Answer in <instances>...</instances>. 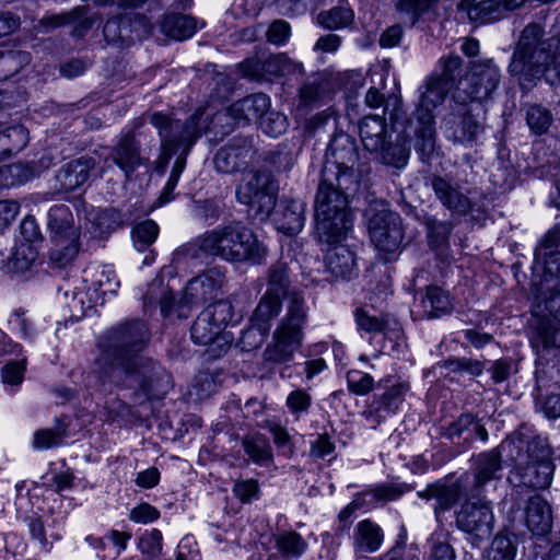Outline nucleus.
Masks as SVG:
<instances>
[{"label":"nucleus","mask_w":560,"mask_h":560,"mask_svg":"<svg viewBox=\"0 0 560 560\" xmlns=\"http://www.w3.org/2000/svg\"><path fill=\"white\" fill-rule=\"evenodd\" d=\"M542 35L540 25H527L514 50L509 71L523 90L532 89L540 79L551 85L560 83V39Z\"/></svg>","instance_id":"1"},{"label":"nucleus","mask_w":560,"mask_h":560,"mask_svg":"<svg viewBox=\"0 0 560 560\" xmlns=\"http://www.w3.org/2000/svg\"><path fill=\"white\" fill-rule=\"evenodd\" d=\"M199 248L206 254L229 262L260 264L267 248L257 235L240 223L219 225L198 238Z\"/></svg>","instance_id":"2"},{"label":"nucleus","mask_w":560,"mask_h":560,"mask_svg":"<svg viewBox=\"0 0 560 560\" xmlns=\"http://www.w3.org/2000/svg\"><path fill=\"white\" fill-rule=\"evenodd\" d=\"M347 208L348 199L345 194L323 180L315 202L316 233L322 243L330 244L345 238L351 226Z\"/></svg>","instance_id":"3"},{"label":"nucleus","mask_w":560,"mask_h":560,"mask_svg":"<svg viewBox=\"0 0 560 560\" xmlns=\"http://www.w3.org/2000/svg\"><path fill=\"white\" fill-rule=\"evenodd\" d=\"M306 323L304 300L292 294L288 311L272 334V341L264 351V360L272 363H285L293 359L303 341V327Z\"/></svg>","instance_id":"4"},{"label":"nucleus","mask_w":560,"mask_h":560,"mask_svg":"<svg viewBox=\"0 0 560 560\" xmlns=\"http://www.w3.org/2000/svg\"><path fill=\"white\" fill-rule=\"evenodd\" d=\"M48 229L52 247L50 259L59 267L70 264L79 253V228L69 207L55 205L48 212Z\"/></svg>","instance_id":"5"},{"label":"nucleus","mask_w":560,"mask_h":560,"mask_svg":"<svg viewBox=\"0 0 560 560\" xmlns=\"http://www.w3.org/2000/svg\"><path fill=\"white\" fill-rule=\"evenodd\" d=\"M369 233L377 252L389 260L401 247L404 231L400 217L390 211L384 202H376L368 210Z\"/></svg>","instance_id":"6"},{"label":"nucleus","mask_w":560,"mask_h":560,"mask_svg":"<svg viewBox=\"0 0 560 560\" xmlns=\"http://www.w3.org/2000/svg\"><path fill=\"white\" fill-rule=\"evenodd\" d=\"M551 456L552 451L545 439L537 436L528 442L526 453H520L515 458L523 482L539 489L549 487L555 470Z\"/></svg>","instance_id":"7"},{"label":"nucleus","mask_w":560,"mask_h":560,"mask_svg":"<svg viewBox=\"0 0 560 560\" xmlns=\"http://www.w3.org/2000/svg\"><path fill=\"white\" fill-rule=\"evenodd\" d=\"M232 314V305L228 301H219L207 306L192 324V341L202 346L218 343L220 348H228L232 337L224 329Z\"/></svg>","instance_id":"8"},{"label":"nucleus","mask_w":560,"mask_h":560,"mask_svg":"<svg viewBox=\"0 0 560 560\" xmlns=\"http://www.w3.org/2000/svg\"><path fill=\"white\" fill-rule=\"evenodd\" d=\"M236 196L259 220L268 218L276 207V191L266 173L246 174L237 187Z\"/></svg>","instance_id":"9"},{"label":"nucleus","mask_w":560,"mask_h":560,"mask_svg":"<svg viewBox=\"0 0 560 560\" xmlns=\"http://www.w3.org/2000/svg\"><path fill=\"white\" fill-rule=\"evenodd\" d=\"M288 288V273L284 267L272 269L266 293L256 306L250 323L262 331H269L271 322L281 311V300Z\"/></svg>","instance_id":"10"},{"label":"nucleus","mask_w":560,"mask_h":560,"mask_svg":"<svg viewBox=\"0 0 560 560\" xmlns=\"http://www.w3.org/2000/svg\"><path fill=\"white\" fill-rule=\"evenodd\" d=\"M450 90L451 84L445 78H430L424 84L417 108L418 119L423 125V150L433 149V112L443 103Z\"/></svg>","instance_id":"11"},{"label":"nucleus","mask_w":560,"mask_h":560,"mask_svg":"<svg viewBox=\"0 0 560 560\" xmlns=\"http://www.w3.org/2000/svg\"><path fill=\"white\" fill-rule=\"evenodd\" d=\"M385 121L378 116H366L362 119L359 131L364 148L370 152H381L386 164L399 166L407 159L402 147L385 145Z\"/></svg>","instance_id":"12"},{"label":"nucleus","mask_w":560,"mask_h":560,"mask_svg":"<svg viewBox=\"0 0 560 560\" xmlns=\"http://www.w3.org/2000/svg\"><path fill=\"white\" fill-rule=\"evenodd\" d=\"M500 69L492 61L474 65L464 79L459 81V89L466 97L457 95L462 101H486L494 92L500 82Z\"/></svg>","instance_id":"13"},{"label":"nucleus","mask_w":560,"mask_h":560,"mask_svg":"<svg viewBox=\"0 0 560 560\" xmlns=\"http://www.w3.org/2000/svg\"><path fill=\"white\" fill-rule=\"evenodd\" d=\"M203 115L205 110H197L183 129H180L179 121L171 120L166 115L161 113L151 115L150 121L159 129L164 144L168 142L171 144L191 145L200 136L201 131L208 128L206 126H199Z\"/></svg>","instance_id":"14"},{"label":"nucleus","mask_w":560,"mask_h":560,"mask_svg":"<svg viewBox=\"0 0 560 560\" xmlns=\"http://www.w3.org/2000/svg\"><path fill=\"white\" fill-rule=\"evenodd\" d=\"M493 520L492 510L487 502L467 501L457 513L456 523L463 530L483 538L490 535Z\"/></svg>","instance_id":"15"},{"label":"nucleus","mask_w":560,"mask_h":560,"mask_svg":"<svg viewBox=\"0 0 560 560\" xmlns=\"http://www.w3.org/2000/svg\"><path fill=\"white\" fill-rule=\"evenodd\" d=\"M223 280L224 275L218 269H210L197 276L187 283L180 303L195 304L217 296Z\"/></svg>","instance_id":"16"},{"label":"nucleus","mask_w":560,"mask_h":560,"mask_svg":"<svg viewBox=\"0 0 560 560\" xmlns=\"http://www.w3.org/2000/svg\"><path fill=\"white\" fill-rule=\"evenodd\" d=\"M525 523L536 535H545L552 527V511L550 504L541 495H533L525 505Z\"/></svg>","instance_id":"17"},{"label":"nucleus","mask_w":560,"mask_h":560,"mask_svg":"<svg viewBox=\"0 0 560 560\" xmlns=\"http://www.w3.org/2000/svg\"><path fill=\"white\" fill-rule=\"evenodd\" d=\"M269 107L270 98L266 94L257 93L235 102L229 108V115L236 124L259 121Z\"/></svg>","instance_id":"18"},{"label":"nucleus","mask_w":560,"mask_h":560,"mask_svg":"<svg viewBox=\"0 0 560 560\" xmlns=\"http://www.w3.org/2000/svg\"><path fill=\"white\" fill-rule=\"evenodd\" d=\"M383 541V533L381 527L364 520L358 523L354 532V547L357 551L375 552L380 549Z\"/></svg>","instance_id":"19"},{"label":"nucleus","mask_w":560,"mask_h":560,"mask_svg":"<svg viewBox=\"0 0 560 560\" xmlns=\"http://www.w3.org/2000/svg\"><path fill=\"white\" fill-rule=\"evenodd\" d=\"M342 241L327 244L329 248L326 253V262L335 276L345 278L354 266V257L348 247L341 245Z\"/></svg>","instance_id":"20"},{"label":"nucleus","mask_w":560,"mask_h":560,"mask_svg":"<svg viewBox=\"0 0 560 560\" xmlns=\"http://www.w3.org/2000/svg\"><path fill=\"white\" fill-rule=\"evenodd\" d=\"M112 158L115 164H117L127 176L141 163L138 145L130 136L120 139L119 143L112 152Z\"/></svg>","instance_id":"21"},{"label":"nucleus","mask_w":560,"mask_h":560,"mask_svg":"<svg viewBox=\"0 0 560 560\" xmlns=\"http://www.w3.org/2000/svg\"><path fill=\"white\" fill-rule=\"evenodd\" d=\"M423 498L427 499H435V512L439 515L441 512H444L451 509L462 497V487L458 482L453 485H431L429 486L423 493H420Z\"/></svg>","instance_id":"22"},{"label":"nucleus","mask_w":560,"mask_h":560,"mask_svg":"<svg viewBox=\"0 0 560 560\" xmlns=\"http://www.w3.org/2000/svg\"><path fill=\"white\" fill-rule=\"evenodd\" d=\"M537 258L544 260L545 270L550 276L560 272V236L556 231L546 234L539 249Z\"/></svg>","instance_id":"23"},{"label":"nucleus","mask_w":560,"mask_h":560,"mask_svg":"<svg viewBox=\"0 0 560 560\" xmlns=\"http://www.w3.org/2000/svg\"><path fill=\"white\" fill-rule=\"evenodd\" d=\"M421 306L423 315L433 318L448 314L453 308V303L447 292L439 287H429L422 298Z\"/></svg>","instance_id":"24"},{"label":"nucleus","mask_w":560,"mask_h":560,"mask_svg":"<svg viewBox=\"0 0 560 560\" xmlns=\"http://www.w3.org/2000/svg\"><path fill=\"white\" fill-rule=\"evenodd\" d=\"M432 187L438 196V198L445 205L448 209L466 212L469 209V200L466 196L460 194L456 188H454L447 180L442 177H435L432 180Z\"/></svg>","instance_id":"25"},{"label":"nucleus","mask_w":560,"mask_h":560,"mask_svg":"<svg viewBox=\"0 0 560 560\" xmlns=\"http://www.w3.org/2000/svg\"><path fill=\"white\" fill-rule=\"evenodd\" d=\"M280 215L277 219V226L281 232L293 235L303 229L305 218L304 205L301 201H290Z\"/></svg>","instance_id":"26"},{"label":"nucleus","mask_w":560,"mask_h":560,"mask_svg":"<svg viewBox=\"0 0 560 560\" xmlns=\"http://www.w3.org/2000/svg\"><path fill=\"white\" fill-rule=\"evenodd\" d=\"M502 469L501 455L493 450L482 453L476 458L475 479L478 486H482L491 479L499 477Z\"/></svg>","instance_id":"27"},{"label":"nucleus","mask_w":560,"mask_h":560,"mask_svg":"<svg viewBox=\"0 0 560 560\" xmlns=\"http://www.w3.org/2000/svg\"><path fill=\"white\" fill-rule=\"evenodd\" d=\"M395 2L399 11L412 15V23L425 12L432 11L440 14L441 10L445 11L452 5L451 0H395Z\"/></svg>","instance_id":"28"},{"label":"nucleus","mask_w":560,"mask_h":560,"mask_svg":"<svg viewBox=\"0 0 560 560\" xmlns=\"http://www.w3.org/2000/svg\"><path fill=\"white\" fill-rule=\"evenodd\" d=\"M199 27L197 20L189 15L170 16L163 24L164 32L176 40L190 38Z\"/></svg>","instance_id":"29"},{"label":"nucleus","mask_w":560,"mask_h":560,"mask_svg":"<svg viewBox=\"0 0 560 560\" xmlns=\"http://www.w3.org/2000/svg\"><path fill=\"white\" fill-rule=\"evenodd\" d=\"M276 547L287 559L299 558L307 549L306 540L296 532H283L276 537Z\"/></svg>","instance_id":"30"},{"label":"nucleus","mask_w":560,"mask_h":560,"mask_svg":"<svg viewBox=\"0 0 560 560\" xmlns=\"http://www.w3.org/2000/svg\"><path fill=\"white\" fill-rule=\"evenodd\" d=\"M119 288V282L116 278V273L110 267H102L95 269L92 273V288L95 302L98 298L107 294H115Z\"/></svg>","instance_id":"31"},{"label":"nucleus","mask_w":560,"mask_h":560,"mask_svg":"<svg viewBox=\"0 0 560 560\" xmlns=\"http://www.w3.org/2000/svg\"><path fill=\"white\" fill-rule=\"evenodd\" d=\"M354 19L348 5H338L317 15V22L325 28L337 30L348 26Z\"/></svg>","instance_id":"32"},{"label":"nucleus","mask_w":560,"mask_h":560,"mask_svg":"<svg viewBox=\"0 0 560 560\" xmlns=\"http://www.w3.org/2000/svg\"><path fill=\"white\" fill-rule=\"evenodd\" d=\"M504 18L498 0H483L469 9V20L479 24L497 22Z\"/></svg>","instance_id":"33"},{"label":"nucleus","mask_w":560,"mask_h":560,"mask_svg":"<svg viewBox=\"0 0 560 560\" xmlns=\"http://www.w3.org/2000/svg\"><path fill=\"white\" fill-rule=\"evenodd\" d=\"M266 73L280 78L291 73H302L304 68L300 62H295L284 54H279L268 58L264 63Z\"/></svg>","instance_id":"34"},{"label":"nucleus","mask_w":560,"mask_h":560,"mask_svg":"<svg viewBox=\"0 0 560 560\" xmlns=\"http://www.w3.org/2000/svg\"><path fill=\"white\" fill-rule=\"evenodd\" d=\"M516 546L506 534L499 533L487 550L488 560H514Z\"/></svg>","instance_id":"35"},{"label":"nucleus","mask_w":560,"mask_h":560,"mask_svg":"<svg viewBox=\"0 0 560 560\" xmlns=\"http://www.w3.org/2000/svg\"><path fill=\"white\" fill-rule=\"evenodd\" d=\"M372 85L365 96V103L373 108L380 107L384 103V96L380 93L386 84L388 71L383 67H375L370 70Z\"/></svg>","instance_id":"36"},{"label":"nucleus","mask_w":560,"mask_h":560,"mask_svg":"<svg viewBox=\"0 0 560 560\" xmlns=\"http://www.w3.org/2000/svg\"><path fill=\"white\" fill-rule=\"evenodd\" d=\"M526 121L535 135H544L552 124V115L542 106L532 105L526 112Z\"/></svg>","instance_id":"37"},{"label":"nucleus","mask_w":560,"mask_h":560,"mask_svg":"<svg viewBox=\"0 0 560 560\" xmlns=\"http://www.w3.org/2000/svg\"><path fill=\"white\" fill-rule=\"evenodd\" d=\"M246 454L256 463H265L271 459V448L267 439L261 435L247 436L243 441Z\"/></svg>","instance_id":"38"},{"label":"nucleus","mask_w":560,"mask_h":560,"mask_svg":"<svg viewBox=\"0 0 560 560\" xmlns=\"http://www.w3.org/2000/svg\"><path fill=\"white\" fill-rule=\"evenodd\" d=\"M119 338L125 348L139 351L148 338V330L143 323L135 322L119 331Z\"/></svg>","instance_id":"39"},{"label":"nucleus","mask_w":560,"mask_h":560,"mask_svg":"<svg viewBox=\"0 0 560 560\" xmlns=\"http://www.w3.org/2000/svg\"><path fill=\"white\" fill-rule=\"evenodd\" d=\"M1 172L4 187L22 184L33 177L31 167L23 163L1 165Z\"/></svg>","instance_id":"40"},{"label":"nucleus","mask_w":560,"mask_h":560,"mask_svg":"<svg viewBox=\"0 0 560 560\" xmlns=\"http://www.w3.org/2000/svg\"><path fill=\"white\" fill-rule=\"evenodd\" d=\"M159 226L152 220L139 223L132 231V240L138 250H143L158 237Z\"/></svg>","instance_id":"41"},{"label":"nucleus","mask_w":560,"mask_h":560,"mask_svg":"<svg viewBox=\"0 0 560 560\" xmlns=\"http://www.w3.org/2000/svg\"><path fill=\"white\" fill-rule=\"evenodd\" d=\"M261 130L270 137H279L288 127L287 117L278 112L269 110L261 116L259 120Z\"/></svg>","instance_id":"42"},{"label":"nucleus","mask_w":560,"mask_h":560,"mask_svg":"<svg viewBox=\"0 0 560 560\" xmlns=\"http://www.w3.org/2000/svg\"><path fill=\"white\" fill-rule=\"evenodd\" d=\"M355 322L360 330L371 335L383 332L387 325L384 316L372 315L369 311L362 308L355 312Z\"/></svg>","instance_id":"43"},{"label":"nucleus","mask_w":560,"mask_h":560,"mask_svg":"<svg viewBox=\"0 0 560 560\" xmlns=\"http://www.w3.org/2000/svg\"><path fill=\"white\" fill-rule=\"evenodd\" d=\"M348 389L359 396L369 394L374 387L373 377L359 370H350L347 373Z\"/></svg>","instance_id":"44"},{"label":"nucleus","mask_w":560,"mask_h":560,"mask_svg":"<svg viewBox=\"0 0 560 560\" xmlns=\"http://www.w3.org/2000/svg\"><path fill=\"white\" fill-rule=\"evenodd\" d=\"M90 164L81 160L68 164L65 175V186L74 188L86 182L89 177Z\"/></svg>","instance_id":"45"},{"label":"nucleus","mask_w":560,"mask_h":560,"mask_svg":"<svg viewBox=\"0 0 560 560\" xmlns=\"http://www.w3.org/2000/svg\"><path fill=\"white\" fill-rule=\"evenodd\" d=\"M27 141V131L23 126L20 125L12 126L0 135V143H10V148L8 149L10 152L20 151L26 145Z\"/></svg>","instance_id":"46"},{"label":"nucleus","mask_w":560,"mask_h":560,"mask_svg":"<svg viewBox=\"0 0 560 560\" xmlns=\"http://www.w3.org/2000/svg\"><path fill=\"white\" fill-rule=\"evenodd\" d=\"M139 549L150 558L159 556L162 551V533L156 528L145 532L140 537Z\"/></svg>","instance_id":"47"},{"label":"nucleus","mask_w":560,"mask_h":560,"mask_svg":"<svg viewBox=\"0 0 560 560\" xmlns=\"http://www.w3.org/2000/svg\"><path fill=\"white\" fill-rule=\"evenodd\" d=\"M469 427H471V430L481 441L488 440V432L486 428L476 422L470 415L459 417L458 420L451 425L450 434L459 436L463 434L464 429H469Z\"/></svg>","instance_id":"48"},{"label":"nucleus","mask_w":560,"mask_h":560,"mask_svg":"<svg viewBox=\"0 0 560 560\" xmlns=\"http://www.w3.org/2000/svg\"><path fill=\"white\" fill-rule=\"evenodd\" d=\"M268 331H262L258 325L250 323V326L245 329L240 339V346L244 351H250L260 347L265 340Z\"/></svg>","instance_id":"49"},{"label":"nucleus","mask_w":560,"mask_h":560,"mask_svg":"<svg viewBox=\"0 0 560 560\" xmlns=\"http://www.w3.org/2000/svg\"><path fill=\"white\" fill-rule=\"evenodd\" d=\"M159 517L160 511L147 502L136 505L129 512V520L138 524H150Z\"/></svg>","instance_id":"50"},{"label":"nucleus","mask_w":560,"mask_h":560,"mask_svg":"<svg viewBox=\"0 0 560 560\" xmlns=\"http://www.w3.org/2000/svg\"><path fill=\"white\" fill-rule=\"evenodd\" d=\"M25 359L7 363L2 369V380L5 385L18 386L23 382Z\"/></svg>","instance_id":"51"},{"label":"nucleus","mask_w":560,"mask_h":560,"mask_svg":"<svg viewBox=\"0 0 560 560\" xmlns=\"http://www.w3.org/2000/svg\"><path fill=\"white\" fill-rule=\"evenodd\" d=\"M312 398L303 389H295L287 397V407L294 415L306 412L311 406Z\"/></svg>","instance_id":"52"},{"label":"nucleus","mask_w":560,"mask_h":560,"mask_svg":"<svg viewBox=\"0 0 560 560\" xmlns=\"http://www.w3.org/2000/svg\"><path fill=\"white\" fill-rule=\"evenodd\" d=\"M237 154L230 148H221L214 159L215 168L222 173H229L236 166Z\"/></svg>","instance_id":"53"},{"label":"nucleus","mask_w":560,"mask_h":560,"mask_svg":"<svg viewBox=\"0 0 560 560\" xmlns=\"http://www.w3.org/2000/svg\"><path fill=\"white\" fill-rule=\"evenodd\" d=\"M258 492L259 487L257 481L254 479L238 481L233 487V493L244 503L250 502L255 499L258 495Z\"/></svg>","instance_id":"54"},{"label":"nucleus","mask_w":560,"mask_h":560,"mask_svg":"<svg viewBox=\"0 0 560 560\" xmlns=\"http://www.w3.org/2000/svg\"><path fill=\"white\" fill-rule=\"evenodd\" d=\"M290 36V25L285 21H275L267 33L268 40L276 45H283Z\"/></svg>","instance_id":"55"},{"label":"nucleus","mask_w":560,"mask_h":560,"mask_svg":"<svg viewBox=\"0 0 560 560\" xmlns=\"http://www.w3.org/2000/svg\"><path fill=\"white\" fill-rule=\"evenodd\" d=\"M430 560H455V552L451 545L440 540V536L432 537V550Z\"/></svg>","instance_id":"56"},{"label":"nucleus","mask_w":560,"mask_h":560,"mask_svg":"<svg viewBox=\"0 0 560 560\" xmlns=\"http://www.w3.org/2000/svg\"><path fill=\"white\" fill-rule=\"evenodd\" d=\"M58 443V435L50 429H42L34 433L33 447L42 451L55 446Z\"/></svg>","instance_id":"57"},{"label":"nucleus","mask_w":560,"mask_h":560,"mask_svg":"<svg viewBox=\"0 0 560 560\" xmlns=\"http://www.w3.org/2000/svg\"><path fill=\"white\" fill-rule=\"evenodd\" d=\"M441 65L443 67V73L438 78L447 79L452 89L455 80V72L460 68L462 59L458 56L450 55L441 59Z\"/></svg>","instance_id":"58"},{"label":"nucleus","mask_w":560,"mask_h":560,"mask_svg":"<svg viewBox=\"0 0 560 560\" xmlns=\"http://www.w3.org/2000/svg\"><path fill=\"white\" fill-rule=\"evenodd\" d=\"M20 206L12 200L0 201V230L8 226L18 215Z\"/></svg>","instance_id":"59"},{"label":"nucleus","mask_w":560,"mask_h":560,"mask_svg":"<svg viewBox=\"0 0 560 560\" xmlns=\"http://www.w3.org/2000/svg\"><path fill=\"white\" fill-rule=\"evenodd\" d=\"M160 471L155 467H150L137 475L136 483L145 489L153 488L159 483Z\"/></svg>","instance_id":"60"},{"label":"nucleus","mask_w":560,"mask_h":560,"mask_svg":"<svg viewBox=\"0 0 560 560\" xmlns=\"http://www.w3.org/2000/svg\"><path fill=\"white\" fill-rule=\"evenodd\" d=\"M341 44L340 36L336 34H328L317 39L314 49L323 52H335Z\"/></svg>","instance_id":"61"},{"label":"nucleus","mask_w":560,"mask_h":560,"mask_svg":"<svg viewBox=\"0 0 560 560\" xmlns=\"http://www.w3.org/2000/svg\"><path fill=\"white\" fill-rule=\"evenodd\" d=\"M402 35V30L399 25L388 27L381 36L380 44L382 47L390 48L396 46Z\"/></svg>","instance_id":"62"},{"label":"nucleus","mask_w":560,"mask_h":560,"mask_svg":"<svg viewBox=\"0 0 560 560\" xmlns=\"http://www.w3.org/2000/svg\"><path fill=\"white\" fill-rule=\"evenodd\" d=\"M334 451V444L326 435H319L312 444V455L323 458Z\"/></svg>","instance_id":"63"},{"label":"nucleus","mask_w":560,"mask_h":560,"mask_svg":"<svg viewBox=\"0 0 560 560\" xmlns=\"http://www.w3.org/2000/svg\"><path fill=\"white\" fill-rule=\"evenodd\" d=\"M544 412L548 418L560 417V394H552L544 402Z\"/></svg>","instance_id":"64"}]
</instances>
